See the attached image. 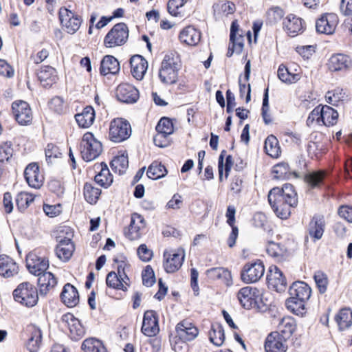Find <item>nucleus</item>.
Here are the masks:
<instances>
[{"label":"nucleus","instance_id":"nucleus-6","mask_svg":"<svg viewBox=\"0 0 352 352\" xmlns=\"http://www.w3.org/2000/svg\"><path fill=\"white\" fill-rule=\"evenodd\" d=\"M131 134L130 124L122 118L113 119L109 124V138L116 143L128 139Z\"/></svg>","mask_w":352,"mask_h":352},{"label":"nucleus","instance_id":"nucleus-39","mask_svg":"<svg viewBox=\"0 0 352 352\" xmlns=\"http://www.w3.org/2000/svg\"><path fill=\"white\" fill-rule=\"evenodd\" d=\"M111 166L112 169L119 175L126 173L129 167L128 155L126 152L119 153L111 161Z\"/></svg>","mask_w":352,"mask_h":352},{"label":"nucleus","instance_id":"nucleus-33","mask_svg":"<svg viewBox=\"0 0 352 352\" xmlns=\"http://www.w3.org/2000/svg\"><path fill=\"white\" fill-rule=\"evenodd\" d=\"M207 276L212 280H219L226 284H232V276L230 272L223 267H214L209 269L206 272Z\"/></svg>","mask_w":352,"mask_h":352},{"label":"nucleus","instance_id":"nucleus-53","mask_svg":"<svg viewBox=\"0 0 352 352\" xmlns=\"http://www.w3.org/2000/svg\"><path fill=\"white\" fill-rule=\"evenodd\" d=\"M34 200L32 194L21 192H19L16 198V204L18 209L23 212L26 210Z\"/></svg>","mask_w":352,"mask_h":352},{"label":"nucleus","instance_id":"nucleus-28","mask_svg":"<svg viewBox=\"0 0 352 352\" xmlns=\"http://www.w3.org/2000/svg\"><path fill=\"white\" fill-rule=\"evenodd\" d=\"M60 298L63 302L69 307H74L79 302L78 292L76 288L70 283L65 285Z\"/></svg>","mask_w":352,"mask_h":352},{"label":"nucleus","instance_id":"nucleus-30","mask_svg":"<svg viewBox=\"0 0 352 352\" xmlns=\"http://www.w3.org/2000/svg\"><path fill=\"white\" fill-rule=\"evenodd\" d=\"M37 276H38L39 292L41 295H45L57 284L56 278L51 272L45 271Z\"/></svg>","mask_w":352,"mask_h":352},{"label":"nucleus","instance_id":"nucleus-49","mask_svg":"<svg viewBox=\"0 0 352 352\" xmlns=\"http://www.w3.org/2000/svg\"><path fill=\"white\" fill-rule=\"evenodd\" d=\"M273 173L276 179H289L292 175L297 177L296 173H292L289 170V165L287 163L282 162L275 165L273 167Z\"/></svg>","mask_w":352,"mask_h":352},{"label":"nucleus","instance_id":"nucleus-34","mask_svg":"<svg viewBox=\"0 0 352 352\" xmlns=\"http://www.w3.org/2000/svg\"><path fill=\"white\" fill-rule=\"evenodd\" d=\"M324 220L322 217H314L309 224V234L314 240L320 239L324 231Z\"/></svg>","mask_w":352,"mask_h":352},{"label":"nucleus","instance_id":"nucleus-23","mask_svg":"<svg viewBox=\"0 0 352 352\" xmlns=\"http://www.w3.org/2000/svg\"><path fill=\"white\" fill-rule=\"evenodd\" d=\"M327 65L332 72L346 71L352 67V60L347 55L336 54L330 57Z\"/></svg>","mask_w":352,"mask_h":352},{"label":"nucleus","instance_id":"nucleus-7","mask_svg":"<svg viewBox=\"0 0 352 352\" xmlns=\"http://www.w3.org/2000/svg\"><path fill=\"white\" fill-rule=\"evenodd\" d=\"M129 37V30L124 23L116 24L107 33L104 39L107 47H114L124 44Z\"/></svg>","mask_w":352,"mask_h":352},{"label":"nucleus","instance_id":"nucleus-29","mask_svg":"<svg viewBox=\"0 0 352 352\" xmlns=\"http://www.w3.org/2000/svg\"><path fill=\"white\" fill-rule=\"evenodd\" d=\"M311 289L304 282H295L289 288V294L293 298L307 301L311 296Z\"/></svg>","mask_w":352,"mask_h":352},{"label":"nucleus","instance_id":"nucleus-25","mask_svg":"<svg viewBox=\"0 0 352 352\" xmlns=\"http://www.w3.org/2000/svg\"><path fill=\"white\" fill-rule=\"evenodd\" d=\"M199 333L197 328L188 320H182L175 327V334L187 342L194 340Z\"/></svg>","mask_w":352,"mask_h":352},{"label":"nucleus","instance_id":"nucleus-54","mask_svg":"<svg viewBox=\"0 0 352 352\" xmlns=\"http://www.w3.org/2000/svg\"><path fill=\"white\" fill-rule=\"evenodd\" d=\"M231 45L229 46L227 53L228 56H231L233 53L240 54L244 47V38L241 34H235L233 39L230 37Z\"/></svg>","mask_w":352,"mask_h":352},{"label":"nucleus","instance_id":"nucleus-42","mask_svg":"<svg viewBox=\"0 0 352 352\" xmlns=\"http://www.w3.org/2000/svg\"><path fill=\"white\" fill-rule=\"evenodd\" d=\"M322 125L333 126L337 123L338 112L332 107L324 105L321 107Z\"/></svg>","mask_w":352,"mask_h":352},{"label":"nucleus","instance_id":"nucleus-21","mask_svg":"<svg viewBox=\"0 0 352 352\" xmlns=\"http://www.w3.org/2000/svg\"><path fill=\"white\" fill-rule=\"evenodd\" d=\"M24 175L28 185L34 188H40L43 184L44 177L40 173L37 164H30L25 169Z\"/></svg>","mask_w":352,"mask_h":352},{"label":"nucleus","instance_id":"nucleus-61","mask_svg":"<svg viewBox=\"0 0 352 352\" xmlns=\"http://www.w3.org/2000/svg\"><path fill=\"white\" fill-rule=\"evenodd\" d=\"M324 174L323 171L311 173L307 175L305 177L306 182L311 187H316L322 182Z\"/></svg>","mask_w":352,"mask_h":352},{"label":"nucleus","instance_id":"nucleus-15","mask_svg":"<svg viewBox=\"0 0 352 352\" xmlns=\"http://www.w3.org/2000/svg\"><path fill=\"white\" fill-rule=\"evenodd\" d=\"M26 266L31 274L36 276L47 270L49 261L44 256L32 252L26 257Z\"/></svg>","mask_w":352,"mask_h":352},{"label":"nucleus","instance_id":"nucleus-13","mask_svg":"<svg viewBox=\"0 0 352 352\" xmlns=\"http://www.w3.org/2000/svg\"><path fill=\"white\" fill-rule=\"evenodd\" d=\"M12 108L13 115L19 124L28 125L32 122V112L28 102L16 100L12 103Z\"/></svg>","mask_w":352,"mask_h":352},{"label":"nucleus","instance_id":"nucleus-9","mask_svg":"<svg viewBox=\"0 0 352 352\" xmlns=\"http://www.w3.org/2000/svg\"><path fill=\"white\" fill-rule=\"evenodd\" d=\"M265 267L260 261L249 263L244 265L241 272V280L245 283H254L264 275Z\"/></svg>","mask_w":352,"mask_h":352},{"label":"nucleus","instance_id":"nucleus-64","mask_svg":"<svg viewBox=\"0 0 352 352\" xmlns=\"http://www.w3.org/2000/svg\"><path fill=\"white\" fill-rule=\"evenodd\" d=\"M12 154L13 148L10 142H5L0 146V162H8Z\"/></svg>","mask_w":352,"mask_h":352},{"label":"nucleus","instance_id":"nucleus-43","mask_svg":"<svg viewBox=\"0 0 352 352\" xmlns=\"http://www.w3.org/2000/svg\"><path fill=\"white\" fill-rule=\"evenodd\" d=\"M305 302L291 297L286 300L285 305L288 310L297 316H303L306 313Z\"/></svg>","mask_w":352,"mask_h":352},{"label":"nucleus","instance_id":"nucleus-10","mask_svg":"<svg viewBox=\"0 0 352 352\" xmlns=\"http://www.w3.org/2000/svg\"><path fill=\"white\" fill-rule=\"evenodd\" d=\"M237 298L243 307L249 309L258 307V303L261 300V294L256 288L245 287L239 291Z\"/></svg>","mask_w":352,"mask_h":352},{"label":"nucleus","instance_id":"nucleus-31","mask_svg":"<svg viewBox=\"0 0 352 352\" xmlns=\"http://www.w3.org/2000/svg\"><path fill=\"white\" fill-rule=\"evenodd\" d=\"M179 40L188 45L195 46L201 40V33L192 26H188L180 32Z\"/></svg>","mask_w":352,"mask_h":352},{"label":"nucleus","instance_id":"nucleus-8","mask_svg":"<svg viewBox=\"0 0 352 352\" xmlns=\"http://www.w3.org/2000/svg\"><path fill=\"white\" fill-rule=\"evenodd\" d=\"M185 252L182 248L166 250L164 252L163 266L167 273H174L182 267Z\"/></svg>","mask_w":352,"mask_h":352},{"label":"nucleus","instance_id":"nucleus-27","mask_svg":"<svg viewBox=\"0 0 352 352\" xmlns=\"http://www.w3.org/2000/svg\"><path fill=\"white\" fill-rule=\"evenodd\" d=\"M130 64L133 76L138 80H142L148 69L146 60L140 55H135L131 58Z\"/></svg>","mask_w":352,"mask_h":352},{"label":"nucleus","instance_id":"nucleus-48","mask_svg":"<svg viewBox=\"0 0 352 352\" xmlns=\"http://www.w3.org/2000/svg\"><path fill=\"white\" fill-rule=\"evenodd\" d=\"M167 174L165 166L159 162H153L148 168L146 175L148 178L157 179L164 177Z\"/></svg>","mask_w":352,"mask_h":352},{"label":"nucleus","instance_id":"nucleus-19","mask_svg":"<svg viewBox=\"0 0 352 352\" xmlns=\"http://www.w3.org/2000/svg\"><path fill=\"white\" fill-rule=\"evenodd\" d=\"M338 23V18L335 14H326L316 21V28L318 32L332 34Z\"/></svg>","mask_w":352,"mask_h":352},{"label":"nucleus","instance_id":"nucleus-5","mask_svg":"<svg viewBox=\"0 0 352 352\" xmlns=\"http://www.w3.org/2000/svg\"><path fill=\"white\" fill-rule=\"evenodd\" d=\"M60 233H65L67 236H57L58 243L56 247V254L60 260L67 261L71 258L75 249L72 241L73 232L69 228H63L60 230Z\"/></svg>","mask_w":352,"mask_h":352},{"label":"nucleus","instance_id":"nucleus-63","mask_svg":"<svg viewBox=\"0 0 352 352\" xmlns=\"http://www.w3.org/2000/svg\"><path fill=\"white\" fill-rule=\"evenodd\" d=\"M142 282L146 287H151L155 283L154 272L150 265H147L142 272Z\"/></svg>","mask_w":352,"mask_h":352},{"label":"nucleus","instance_id":"nucleus-35","mask_svg":"<svg viewBox=\"0 0 352 352\" xmlns=\"http://www.w3.org/2000/svg\"><path fill=\"white\" fill-rule=\"evenodd\" d=\"M76 120L82 128H88L91 126L95 120V111L92 107L87 106L82 111L75 116Z\"/></svg>","mask_w":352,"mask_h":352},{"label":"nucleus","instance_id":"nucleus-1","mask_svg":"<svg viewBox=\"0 0 352 352\" xmlns=\"http://www.w3.org/2000/svg\"><path fill=\"white\" fill-rule=\"evenodd\" d=\"M268 201L278 217L287 219L291 214V208L297 206V194L294 186L285 184L283 188H272L268 194Z\"/></svg>","mask_w":352,"mask_h":352},{"label":"nucleus","instance_id":"nucleus-41","mask_svg":"<svg viewBox=\"0 0 352 352\" xmlns=\"http://www.w3.org/2000/svg\"><path fill=\"white\" fill-rule=\"evenodd\" d=\"M98 168H100V171L95 176V182L100 186L107 188L113 182V176L106 164H100L98 166Z\"/></svg>","mask_w":352,"mask_h":352},{"label":"nucleus","instance_id":"nucleus-60","mask_svg":"<svg viewBox=\"0 0 352 352\" xmlns=\"http://www.w3.org/2000/svg\"><path fill=\"white\" fill-rule=\"evenodd\" d=\"M322 110L321 106L316 107L309 115L307 120V124L309 126L322 125Z\"/></svg>","mask_w":352,"mask_h":352},{"label":"nucleus","instance_id":"nucleus-57","mask_svg":"<svg viewBox=\"0 0 352 352\" xmlns=\"http://www.w3.org/2000/svg\"><path fill=\"white\" fill-rule=\"evenodd\" d=\"M100 193V189L94 187L91 184H86L84 186L85 198L91 204L96 203Z\"/></svg>","mask_w":352,"mask_h":352},{"label":"nucleus","instance_id":"nucleus-40","mask_svg":"<svg viewBox=\"0 0 352 352\" xmlns=\"http://www.w3.org/2000/svg\"><path fill=\"white\" fill-rule=\"evenodd\" d=\"M335 319L340 330L348 329L352 325V311L347 308L342 309Z\"/></svg>","mask_w":352,"mask_h":352},{"label":"nucleus","instance_id":"nucleus-45","mask_svg":"<svg viewBox=\"0 0 352 352\" xmlns=\"http://www.w3.org/2000/svg\"><path fill=\"white\" fill-rule=\"evenodd\" d=\"M296 327V322L291 317L283 318L279 323L280 333L283 335L287 340H288L295 331Z\"/></svg>","mask_w":352,"mask_h":352},{"label":"nucleus","instance_id":"nucleus-37","mask_svg":"<svg viewBox=\"0 0 352 352\" xmlns=\"http://www.w3.org/2000/svg\"><path fill=\"white\" fill-rule=\"evenodd\" d=\"M38 78L43 87H50L57 78L56 72L51 66H45L41 67L38 72Z\"/></svg>","mask_w":352,"mask_h":352},{"label":"nucleus","instance_id":"nucleus-52","mask_svg":"<svg viewBox=\"0 0 352 352\" xmlns=\"http://www.w3.org/2000/svg\"><path fill=\"white\" fill-rule=\"evenodd\" d=\"M226 153V151H222L221 155L219 157V179L221 181L223 178V173L225 170V176L228 177V173L230 170L232 165H233V159L231 155H228L226 160V164H223V157L224 154Z\"/></svg>","mask_w":352,"mask_h":352},{"label":"nucleus","instance_id":"nucleus-26","mask_svg":"<svg viewBox=\"0 0 352 352\" xmlns=\"http://www.w3.org/2000/svg\"><path fill=\"white\" fill-rule=\"evenodd\" d=\"M213 14L217 20H223L236 10L235 5L228 0H219L212 6Z\"/></svg>","mask_w":352,"mask_h":352},{"label":"nucleus","instance_id":"nucleus-4","mask_svg":"<svg viewBox=\"0 0 352 352\" xmlns=\"http://www.w3.org/2000/svg\"><path fill=\"white\" fill-rule=\"evenodd\" d=\"M14 297L16 301L32 307L34 306L38 300L36 288L28 282L20 284L14 291Z\"/></svg>","mask_w":352,"mask_h":352},{"label":"nucleus","instance_id":"nucleus-55","mask_svg":"<svg viewBox=\"0 0 352 352\" xmlns=\"http://www.w3.org/2000/svg\"><path fill=\"white\" fill-rule=\"evenodd\" d=\"M189 0H169L168 2V11L174 16L184 14V6Z\"/></svg>","mask_w":352,"mask_h":352},{"label":"nucleus","instance_id":"nucleus-47","mask_svg":"<svg viewBox=\"0 0 352 352\" xmlns=\"http://www.w3.org/2000/svg\"><path fill=\"white\" fill-rule=\"evenodd\" d=\"M82 349L85 352H107L102 342L96 338H88L84 340Z\"/></svg>","mask_w":352,"mask_h":352},{"label":"nucleus","instance_id":"nucleus-2","mask_svg":"<svg viewBox=\"0 0 352 352\" xmlns=\"http://www.w3.org/2000/svg\"><path fill=\"white\" fill-rule=\"evenodd\" d=\"M180 68L179 59L173 53L164 56L159 72L161 81L165 84H173L177 80L178 71Z\"/></svg>","mask_w":352,"mask_h":352},{"label":"nucleus","instance_id":"nucleus-20","mask_svg":"<svg viewBox=\"0 0 352 352\" xmlns=\"http://www.w3.org/2000/svg\"><path fill=\"white\" fill-rule=\"evenodd\" d=\"M118 100L124 103H134L139 98L138 90L129 83L120 84L116 89Z\"/></svg>","mask_w":352,"mask_h":352},{"label":"nucleus","instance_id":"nucleus-36","mask_svg":"<svg viewBox=\"0 0 352 352\" xmlns=\"http://www.w3.org/2000/svg\"><path fill=\"white\" fill-rule=\"evenodd\" d=\"M120 63L113 56H105L101 61L100 73L102 75L116 74L120 71Z\"/></svg>","mask_w":352,"mask_h":352},{"label":"nucleus","instance_id":"nucleus-58","mask_svg":"<svg viewBox=\"0 0 352 352\" xmlns=\"http://www.w3.org/2000/svg\"><path fill=\"white\" fill-rule=\"evenodd\" d=\"M170 342L171 348L175 352H186L188 351L187 341L180 338L177 335L173 336Z\"/></svg>","mask_w":352,"mask_h":352},{"label":"nucleus","instance_id":"nucleus-14","mask_svg":"<svg viewBox=\"0 0 352 352\" xmlns=\"http://www.w3.org/2000/svg\"><path fill=\"white\" fill-rule=\"evenodd\" d=\"M61 320L63 325L69 331V336L72 340H77L84 336L85 333L84 327L72 314H64Z\"/></svg>","mask_w":352,"mask_h":352},{"label":"nucleus","instance_id":"nucleus-12","mask_svg":"<svg viewBox=\"0 0 352 352\" xmlns=\"http://www.w3.org/2000/svg\"><path fill=\"white\" fill-rule=\"evenodd\" d=\"M264 346L266 352H286L287 340L279 331H273L267 336Z\"/></svg>","mask_w":352,"mask_h":352},{"label":"nucleus","instance_id":"nucleus-62","mask_svg":"<svg viewBox=\"0 0 352 352\" xmlns=\"http://www.w3.org/2000/svg\"><path fill=\"white\" fill-rule=\"evenodd\" d=\"M316 284L321 294H324L327 289L328 278L326 274L317 272L314 275Z\"/></svg>","mask_w":352,"mask_h":352},{"label":"nucleus","instance_id":"nucleus-56","mask_svg":"<svg viewBox=\"0 0 352 352\" xmlns=\"http://www.w3.org/2000/svg\"><path fill=\"white\" fill-rule=\"evenodd\" d=\"M346 97V93L341 88L329 91L325 95L327 102L332 105H336L338 102L344 100Z\"/></svg>","mask_w":352,"mask_h":352},{"label":"nucleus","instance_id":"nucleus-16","mask_svg":"<svg viewBox=\"0 0 352 352\" xmlns=\"http://www.w3.org/2000/svg\"><path fill=\"white\" fill-rule=\"evenodd\" d=\"M267 280L269 288L278 292H282L286 289V279L282 272L276 266L270 267Z\"/></svg>","mask_w":352,"mask_h":352},{"label":"nucleus","instance_id":"nucleus-11","mask_svg":"<svg viewBox=\"0 0 352 352\" xmlns=\"http://www.w3.org/2000/svg\"><path fill=\"white\" fill-rule=\"evenodd\" d=\"M59 19L63 27L71 34L77 32L82 23V19L78 15L66 8H61L60 9Z\"/></svg>","mask_w":352,"mask_h":352},{"label":"nucleus","instance_id":"nucleus-59","mask_svg":"<svg viewBox=\"0 0 352 352\" xmlns=\"http://www.w3.org/2000/svg\"><path fill=\"white\" fill-rule=\"evenodd\" d=\"M156 130L157 133L169 135L174 131L173 124L170 119L162 118L159 121L156 126Z\"/></svg>","mask_w":352,"mask_h":352},{"label":"nucleus","instance_id":"nucleus-51","mask_svg":"<svg viewBox=\"0 0 352 352\" xmlns=\"http://www.w3.org/2000/svg\"><path fill=\"white\" fill-rule=\"evenodd\" d=\"M266 251L270 256L278 261L283 260L287 254V250L283 246L272 241L267 243Z\"/></svg>","mask_w":352,"mask_h":352},{"label":"nucleus","instance_id":"nucleus-32","mask_svg":"<svg viewBox=\"0 0 352 352\" xmlns=\"http://www.w3.org/2000/svg\"><path fill=\"white\" fill-rule=\"evenodd\" d=\"M17 273L16 263L8 256H0V275L5 278H10Z\"/></svg>","mask_w":352,"mask_h":352},{"label":"nucleus","instance_id":"nucleus-17","mask_svg":"<svg viewBox=\"0 0 352 352\" xmlns=\"http://www.w3.org/2000/svg\"><path fill=\"white\" fill-rule=\"evenodd\" d=\"M141 330L145 336L148 337L155 336L159 333L158 316L155 311L153 310L145 311Z\"/></svg>","mask_w":352,"mask_h":352},{"label":"nucleus","instance_id":"nucleus-3","mask_svg":"<svg viewBox=\"0 0 352 352\" xmlns=\"http://www.w3.org/2000/svg\"><path fill=\"white\" fill-rule=\"evenodd\" d=\"M80 153L85 161L90 162L96 159L102 153V146L93 133L84 134L80 146Z\"/></svg>","mask_w":352,"mask_h":352},{"label":"nucleus","instance_id":"nucleus-22","mask_svg":"<svg viewBox=\"0 0 352 352\" xmlns=\"http://www.w3.org/2000/svg\"><path fill=\"white\" fill-rule=\"evenodd\" d=\"M121 267V265L118 267L119 275L114 272H109L107 274L106 283L109 287L126 291L129 286V278L124 272H122L124 276H122Z\"/></svg>","mask_w":352,"mask_h":352},{"label":"nucleus","instance_id":"nucleus-24","mask_svg":"<svg viewBox=\"0 0 352 352\" xmlns=\"http://www.w3.org/2000/svg\"><path fill=\"white\" fill-rule=\"evenodd\" d=\"M146 223L144 217L134 213L131 215V223L129 229L125 232V235L130 240H136L141 236V230L145 228Z\"/></svg>","mask_w":352,"mask_h":352},{"label":"nucleus","instance_id":"nucleus-46","mask_svg":"<svg viewBox=\"0 0 352 352\" xmlns=\"http://www.w3.org/2000/svg\"><path fill=\"white\" fill-rule=\"evenodd\" d=\"M209 338L214 345L221 346L225 339L223 327L219 324H213L209 333Z\"/></svg>","mask_w":352,"mask_h":352},{"label":"nucleus","instance_id":"nucleus-50","mask_svg":"<svg viewBox=\"0 0 352 352\" xmlns=\"http://www.w3.org/2000/svg\"><path fill=\"white\" fill-rule=\"evenodd\" d=\"M277 74L278 78L287 84L295 83L300 80V75L298 74L289 72L288 69L283 65L279 66Z\"/></svg>","mask_w":352,"mask_h":352},{"label":"nucleus","instance_id":"nucleus-18","mask_svg":"<svg viewBox=\"0 0 352 352\" xmlns=\"http://www.w3.org/2000/svg\"><path fill=\"white\" fill-rule=\"evenodd\" d=\"M283 27L284 31L292 37L303 32L305 28L302 19L292 14L283 19Z\"/></svg>","mask_w":352,"mask_h":352},{"label":"nucleus","instance_id":"nucleus-44","mask_svg":"<svg viewBox=\"0 0 352 352\" xmlns=\"http://www.w3.org/2000/svg\"><path fill=\"white\" fill-rule=\"evenodd\" d=\"M264 148L266 153L274 158L278 157L281 152L277 138L272 135L266 138Z\"/></svg>","mask_w":352,"mask_h":352},{"label":"nucleus","instance_id":"nucleus-38","mask_svg":"<svg viewBox=\"0 0 352 352\" xmlns=\"http://www.w3.org/2000/svg\"><path fill=\"white\" fill-rule=\"evenodd\" d=\"M29 331L30 332V337L27 342V349L30 352H38L42 340L41 331L34 326L30 327Z\"/></svg>","mask_w":352,"mask_h":352}]
</instances>
